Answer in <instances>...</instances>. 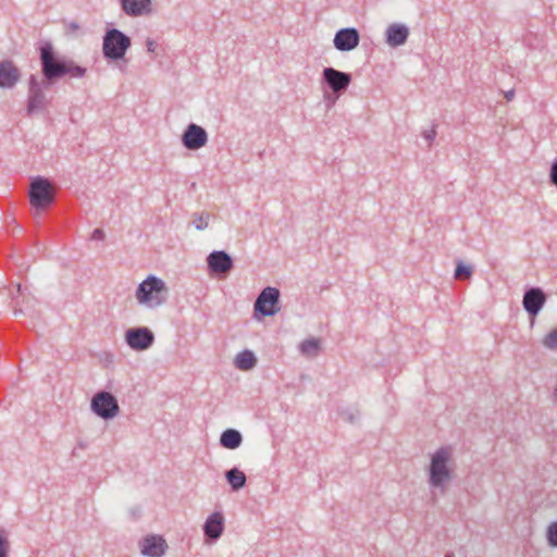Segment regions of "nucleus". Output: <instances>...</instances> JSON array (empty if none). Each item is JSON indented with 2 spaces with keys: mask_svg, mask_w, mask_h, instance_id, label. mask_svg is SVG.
I'll list each match as a JSON object with an SVG mask.
<instances>
[{
  "mask_svg": "<svg viewBox=\"0 0 557 557\" xmlns=\"http://www.w3.org/2000/svg\"><path fill=\"white\" fill-rule=\"evenodd\" d=\"M39 61L42 79L39 81L34 74L28 78L27 115L42 112L48 108L50 99L46 90L59 79L65 76L82 78L87 72L86 67L78 65L74 60L60 57L50 41H46L39 47Z\"/></svg>",
  "mask_w": 557,
  "mask_h": 557,
  "instance_id": "nucleus-1",
  "label": "nucleus"
},
{
  "mask_svg": "<svg viewBox=\"0 0 557 557\" xmlns=\"http://www.w3.org/2000/svg\"><path fill=\"white\" fill-rule=\"evenodd\" d=\"M451 461L450 447H441L432 456L428 468L429 484L444 494L454 479L453 470L449 466Z\"/></svg>",
  "mask_w": 557,
  "mask_h": 557,
  "instance_id": "nucleus-2",
  "label": "nucleus"
},
{
  "mask_svg": "<svg viewBox=\"0 0 557 557\" xmlns=\"http://www.w3.org/2000/svg\"><path fill=\"white\" fill-rule=\"evenodd\" d=\"M168 287L163 280L149 275L136 289V299L148 308H157L163 305L168 298Z\"/></svg>",
  "mask_w": 557,
  "mask_h": 557,
  "instance_id": "nucleus-3",
  "label": "nucleus"
},
{
  "mask_svg": "<svg viewBox=\"0 0 557 557\" xmlns=\"http://www.w3.org/2000/svg\"><path fill=\"white\" fill-rule=\"evenodd\" d=\"M131 46L132 40L126 34L117 28H109L102 38V54L108 61H120Z\"/></svg>",
  "mask_w": 557,
  "mask_h": 557,
  "instance_id": "nucleus-4",
  "label": "nucleus"
},
{
  "mask_svg": "<svg viewBox=\"0 0 557 557\" xmlns=\"http://www.w3.org/2000/svg\"><path fill=\"white\" fill-rule=\"evenodd\" d=\"M351 74L336 70L332 66L324 67L321 75V83L325 85L332 95L324 91V99L333 106L336 99L342 96L351 83Z\"/></svg>",
  "mask_w": 557,
  "mask_h": 557,
  "instance_id": "nucleus-5",
  "label": "nucleus"
},
{
  "mask_svg": "<svg viewBox=\"0 0 557 557\" xmlns=\"http://www.w3.org/2000/svg\"><path fill=\"white\" fill-rule=\"evenodd\" d=\"M29 202L37 210L42 211L54 201L51 182L42 176L32 178L28 191Z\"/></svg>",
  "mask_w": 557,
  "mask_h": 557,
  "instance_id": "nucleus-6",
  "label": "nucleus"
},
{
  "mask_svg": "<svg viewBox=\"0 0 557 557\" xmlns=\"http://www.w3.org/2000/svg\"><path fill=\"white\" fill-rule=\"evenodd\" d=\"M91 411L103 420H110L117 416L120 406L116 397L107 391L97 392L90 403Z\"/></svg>",
  "mask_w": 557,
  "mask_h": 557,
  "instance_id": "nucleus-7",
  "label": "nucleus"
},
{
  "mask_svg": "<svg viewBox=\"0 0 557 557\" xmlns=\"http://www.w3.org/2000/svg\"><path fill=\"white\" fill-rule=\"evenodd\" d=\"M280 296L278 288L272 286L264 287L255 301V315L272 317L280 312Z\"/></svg>",
  "mask_w": 557,
  "mask_h": 557,
  "instance_id": "nucleus-8",
  "label": "nucleus"
},
{
  "mask_svg": "<svg viewBox=\"0 0 557 557\" xmlns=\"http://www.w3.org/2000/svg\"><path fill=\"white\" fill-rule=\"evenodd\" d=\"M125 343L133 350H147L153 345L154 335L152 331L146 326L132 327L125 332Z\"/></svg>",
  "mask_w": 557,
  "mask_h": 557,
  "instance_id": "nucleus-9",
  "label": "nucleus"
},
{
  "mask_svg": "<svg viewBox=\"0 0 557 557\" xmlns=\"http://www.w3.org/2000/svg\"><path fill=\"white\" fill-rule=\"evenodd\" d=\"M546 301L547 295L541 287L531 286L524 290L522 306L530 317L535 318L544 308Z\"/></svg>",
  "mask_w": 557,
  "mask_h": 557,
  "instance_id": "nucleus-10",
  "label": "nucleus"
},
{
  "mask_svg": "<svg viewBox=\"0 0 557 557\" xmlns=\"http://www.w3.org/2000/svg\"><path fill=\"white\" fill-rule=\"evenodd\" d=\"M183 146L188 150H198L208 143L207 131L195 123H189L181 137Z\"/></svg>",
  "mask_w": 557,
  "mask_h": 557,
  "instance_id": "nucleus-11",
  "label": "nucleus"
},
{
  "mask_svg": "<svg viewBox=\"0 0 557 557\" xmlns=\"http://www.w3.org/2000/svg\"><path fill=\"white\" fill-rule=\"evenodd\" d=\"M207 265L210 273L226 274L234 268V260L224 250H214L207 257Z\"/></svg>",
  "mask_w": 557,
  "mask_h": 557,
  "instance_id": "nucleus-12",
  "label": "nucleus"
},
{
  "mask_svg": "<svg viewBox=\"0 0 557 557\" xmlns=\"http://www.w3.org/2000/svg\"><path fill=\"white\" fill-rule=\"evenodd\" d=\"M360 41V35L357 28L346 27L336 32L333 44L338 51H351Z\"/></svg>",
  "mask_w": 557,
  "mask_h": 557,
  "instance_id": "nucleus-13",
  "label": "nucleus"
},
{
  "mask_svg": "<svg viewBox=\"0 0 557 557\" xmlns=\"http://www.w3.org/2000/svg\"><path fill=\"white\" fill-rule=\"evenodd\" d=\"M140 553L145 557H162L166 549L168 544L161 535L150 534L145 536L140 543Z\"/></svg>",
  "mask_w": 557,
  "mask_h": 557,
  "instance_id": "nucleus-14",
  "label": "nucleus"
},
{
  "mask_svg": "<svg viewBox=\"0 0 557 557\" xmlns=\"http://www.w3.org/2000/svg\"><path fill=\"white\" fill-rule=\"evenodd\" d=\"M21 79V71L11 60L0 61V88L12 89Z\"/></svg>",
  "mask_w": 557,
  "mask_h": 557,
  "instance_id": "nucleus-15",
  "label": "nucleus"
},
{
  "mask_svg": "<svg viewBox=\"0 0 557 557\" xmlns=\"http://www.w3.org/2000/svg\"><path fill=\"white\" fill-rule=\"evenodd\" d=\"M203 534L208 542L218 541L224 531V517L222 512L211 513L203 523Z\"/></svg>",
  "mask_w": 557,
  "mask_h": 557,
  "instance_id": "nucleus-16",
  "label": "nucleus"
},
{
  "mask_svg": "<svg viewBox=\"0 0 557 557\" xmlns=\"http://www.w3.org/2000/svg\"><path fill=\"white\" fill-rule=\"evenodd\" d=\"M385 36V41L389 47H399L406 44L409 28L404 24L394 23L386 28Z\"/></svg>",
  "mask_w": 557,
  "mask_h": 557,
  "instance_id": "nucleus-17",
  "label": "nucleus"
},
{
  "mask_svg": "<svg viewBox=\"0 0 557 557\" xmlns=\"http://www.w3.org/2000/svg\"><path fill=\"white\" fill-rule=\"evenodd\" d=\"M123 12L132 17L149 14L151 0H120Z\"/></svg>",
  "mask_w": 557,
  "mask_h": 557,
  "instance_id": "nucleus-18",
  "label": "nucleus"
},
{
  "mask_svg": "<svg viewBox=\"0 0 557 557\" xmlns=\"http://www.w3.org/2000/svg\"><path fill=\"white\" fill-rule=\"evenodd\" d=\"M243 443V435L238 430L226 429L220 436V445L226 449H236Z\"/></svg>",
  "mask_w": 557,
  "mask_h": 557,
  "instance_id": "nucleus-19",
  "label": "nucleus"
},
{
  "mask_svg": "<svg viewBox=\"0 0 557 557\" xmlns=\"http://www.w3.org/2000/svg\"><path fill=\"white\" fill-rule=\"evenodd\" d=\"M256 364L257 358L255 354L249 349L240 351L234 359V366L242 371L251 370L256 367Z\"/></svg>",
  "mask_w": 557,
  "mask_h": 557,
  "instance_id": "nucleus-20",
  "label": "nucleus"
},
{
  "mask_svg": "<svg viewBox=\"0 0 557 557\" xmlns=\"http://www.w3.org/2000/svg\"><path fill=\"white\" fill-rule=\"evenodd\" d=\"M225 479L227 483L231 485L233 491H239L245 487L247 482L246 474L239 470L237 467H234L225 472Z\"/></svg>",
  "mask_w": 557,
  "mask_h": 557,
  "instance_id": "nucleus-21",
  "label": "nucleus"
},
{
  "mask_svg": "<svg viewBox=\"0 0 557 557\" xmlns=\"http://www.w3.org/2000/svg\"><path fill=\"white\" fill-rule=\"evenodd\" d=\"M299 350L305 356L315 357L320 350V341L318 338H308L301 342Z\"/></svg>",
  "mask_w": 557,
  "mask_h": 557,
  "instance_id": "nucleus-22",
  "label": "nucleus"
},
{
  "mask_svg": "<svg viewBox=\"0 0 557 557\" xmlns=\"http://www.w3.org/2000/svg\"><path fill=\"white\" fill-rule=\"evenodd\" d=\"M191 216H193L191 223L197 231H203L208 227L209 220L211 218L209 212H207V211L195 212V213H193Z\"/></svg>",
  "mask_w": 557,
  "mask_h": 557,
  "instance_id": "nucleus-23",
  "label": "nucleus"
},
{
  "mask_svg": "<svg viewBox=\"0 0 557 557\" xmlns=\"http://www.w3.org/2000/svg\"><path fill=\"white\" fill-rule=\"evenodd\" d=\"M473 269L471 265L465 264L461 261L457 262L454 276L456 280L466 281L472 276Z\"/></svg>",
  "mask_w": 557,
  "mask_h": 557,
  "instance_id": "nucleus-24",
  "label": "nucleus"
},
{
  "mask_svg": "<svg viewBox=\"0 0 557 557\" xmlns=\"http://www.w3.org/2000/svg\"><path fill=\"white\" fill-rule=\"evenodd\" d=\"M339 417L350 423H356L360 418V412L357 408H346L338 411Z\"/></svg>",
  "mask_w": 557,
  "mask_h": 557,
  "instance_id": "nucleus-25",
  "label": "nucleus"
},
{
  "mask_svg": "<svg viewBox=\"0 0 557 557\" xmlns=\"http://www.w3.org/2000/svg\"><path fill=\"white\" fill-rule=\"evenodd\" d=\"M546 537L552 547H557V521H554L548 525Z\"/></svg>",
  "mask_w": 557,
  "mask_h": 557,
  "instance_id": "nucleus-26",
  "label": "nucleus"
},
{
  "mask_svg": "<svg viewBox=\"0 0 557 557\" xmlns=\"http://www.w3.org/2000/svg\"><path fill=\"white\" fill-rule=\"evenodd\" d=\"M543 345L550 349L556 350L557 349V329L549 332L544 338H543Z\"/></svg>",
  "mask_w": 557,
  "mask_h": 557,
  "instance_id": "nucleus-27",
  "label": "nucleus"
},
{
  "mask_svg": "<svg viewBox=\"0 0 557 557\" xmlns=\"http://www.w3.org/2000/svg\"><path fill=\"white\" fill-rule=\"evenodd\" d=\"M9 542L7 537L0 531V557H8Z\"/></svg>",
  "mask_w": 557,
  "mask_h": 557,
  "instance_id": "nucleus-28",
  "label": "nucleus"
},
{
  "mask_svg": "<svg viewBox=\"0 0 557 557\" xmlns=\"http://www.w3.org/2000/svg\"><path fill=\"white\" fill-rule=\"evenodd\" d=\"M549 181L557 187V159L553 161L549 171Z\"/></svg>",
  "mask_w": 557,
  "mask_h": 557,
  "instance_id": "nucleus-29",
  "label": "nucleus"
},
{
  "mask_svg": "<svg viewBox=\"0 0 557 557\" xmlns=\"http://www.w3.org/2000/svg\"><path fill=\"white\" fill-rule=\"evenodd\" d=\"M423 138L429 141V144H432V141L436 137V129L435 127H432L431 129H426L422 134Z\"/></svg>",
  "mask_w": 557,
  "mask_h": 557,
  "instance_id": "nucleus-30",
  "label": "nucleus"
},
{
  "mask_svg": "<svg viewBox=\"0 0 557 557\" xmlns=\"http://www.w3.org/2000/svg\"><path fill=\"white\" fill-rule=\"evenodd\" d=\"M92 240H102L104 239V232L101 228H95L91 233Z\"/></svg>",
  "mask_w": 557,
  "mask_h": 557,
  "instance_id": "nucleus-31",
  "label": "nucleus"
},
{
  "mask_svg": "<svg viewBox=\"0 0 557 557\" xmlns=\"http://www.w3.org/2000/svg\"><path fill=\"white\" fill-rule=\"evenodd\" d=\"M146 47H147L148 52H154V50L157 48V44L154 40L148 38L146 41Z\"/></svg>",
  "mask_w": 557,
  "mask_h": 557,
  "instance_id": "nucleus-32",
  "label": "nucleus"
},
{
  "mask_svg": "<svg viewBox=\"0 0 557 557\" xmlns=\"http://www.w3.org/2000/svg\"><path fill=\"white\" fill-rule=\"evenodd\" d=\"M505 98L508 100V101H511L513 98H515V90L513 89H510L508 91L505 92Z\"/></svg>",
  "mask_w": 557,
  "mask_h": 557,
  "instance_id": "nucleus-33",
  "label": "nucleus"
},
{
  "mask_svg": "<svg viewBox=\"0 0 557 557\" xmlns=\"http://www.w3.org/2000/svg\"><path fill=\"white\" fill-rule=\"evenodd\" d=\"M79 28V25L76 22L69 23V29L76 30Z\"/></svg>",
  "mask_w": 557,
  "mask_h": 557,
  "instance_id": "nucleus-34",
  "label": "nucleus"
},
{
  "mask_svg": "<svg viewBox=\"0 0 557 557\" xmlns=\"http://www.w3.org/2000/svg\"><path fill=\"white\" fill-rule=\"evenodd\" d=\"M17 292H18V293H22V286H21V284H17Z\"/></svg>",
  "mask_w": 557,
  "mask_h": 557,
  "instance_id": "nucleus-35",
  "label": "nucleus"
},
{
  "mask_svg": "<svg viewBox=\"0 0 557 557\" xmlns=\"http://www.w3.org/2000/svg\"><path fill=\"white\" fill-rule=\"evenodd\" d=\"M445 557H453V555H445Z\"/></svg>",
  "mask_w": 557,
  "mask_h": 557,
  "instance_id": "nucleus-36",
  "label": "nucleus"
}]
</instances>
